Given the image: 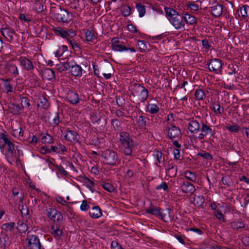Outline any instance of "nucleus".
Listing matches in <instances>:
<instances>
[{
	"label": "nucleus",
	"mask_w": 249,
	"mask_h": 249,
	"mask_svg": "<svg viewBox=\"0 0 249 249\" xmlns=\"http://www.w3.org/2000/svg\"><path fill=\"white\" fill-rule=\"evenodd\" d=\"M119 140L122 152L125 155L132 156L137 144L129 133L126 131L120 132Z\"/></svg>",
	"instance_id": "obj_1"
},
{
	"label": "nucleus",
	"mask_w": 249,
	"mask_h": 249,
	"mask_svg": "<svg viewBox=\"0 0 249 249\" xmlns=\"http://www.w3.org/2000/svg\"><path fill=\"white\" fill-rule=\"evenodd\" d=\"M148 93V89L140 84L135 83L132 86L131 94L133 97V102L137 105L146 100Z\"/></svg>",
	"instance_id": "obj_2"
},
{
	"label": "nucleus",
	"mask_w": 249,
	"mask_h": 249,
	"mask_svg": "<svg viewBox=\"0 0 249 249\" xmlns=\"http://www.w3.org/2000/svg\"><path fill=\"white\" fill-rule=\"evenodd\" d=\"M102 157L105 164L116 166L120 163L119 154L111 149H107L102 152Z\"/></svg>",
	"instance_id": "obj_3"
},
{
	"label": "nucleus",
	"mask_w": 249,
	"mask_h": 249,
	"mask_svg": "<svg viewBox=\"0 0 249 249\" xmlns=\"http://www.w3.org/2000/svg\"><path fill=\"white\" fill-rule=\"evenodd\" d=\"M54 18L57 21L63 23H68L73 19L72 13L60 6L54 13Z\"/></svg>",
	"instance_id": "obj_4"
},
{
	"label": "nucleus",
	"mask_w": 249,
	"mask_h": 249,
	"mask_svg": "<svg viewBox=\"0 0 249 249\" xmlns=\"http://www.w3.org/2000/svg\"><path fill=\"white\" fill-rule=\"evenodd\" d=\"M174 183L184 193L193 194L196 191L194 185L183 178H177Z\"/></svg>",
	"instance_id": "obj_5"
},
{
	"label": "nucleus",
	"mask_w": 249,
	"mask_h": 249,
	"mask_svg": "<svg viewBox=\"0 0 249 249\" xmlns=\"http://www.w3.org/2000/svg\"><path fill=\"white\" fill-rule=\"evenodd\" d=\"M199 131L201 133L198 134L197 138L200 141L208 137L210 138L213 137L215 134V129H213L211 126L203 121L201 122V127Z\"/></svg>",
	"instance_id": "obj_6"
},
{
	"label": "nucleus",
	"mask_w": 249,
	"mask_h": 249,
	"mask_svg": "<svg viewBox=\"0 0 249 249\" xmlns=\"http://www.w3.org/2000/svg\"><path fill=\"white\" fill-rule=\"evenodd\" d=\"M1 153L5 156L7 161L10 163L15 161V160L17 159L15 146L12 141L8 143L7 147H5V149H3V152H1Z\"/></svg>",
	"instance_id": "obj_7"
},
{
	"label": "nucleus",
	"mask_w": 249,
	"mask_h": 249,
	"mask_svg": "<svg viewBox=\"0 0 249 249\" xmlns=\"http://www.w3.org/2000/svg\"><path fill=\"white\" fill-rule=\"evenodd\" d=\"M209 71L214 74H221L222 70V62L217 58L212 59L207 63Z\"/></svg>",
	"instance_id": "obj_8"
},
{
	"label": "nucleus",
	"mask_w": 249,
	"mask_h": 249,
	"mask_svg": "<svg viewBox=\"0 0 249 249\" xmlns=\"http://www.w3.org/2000/svg\"><path fill=\"white\" fill-rule=\"evenodd\" d=\"M165 131L170 139H179L181 136L180 129L178 127L173 125L171 124H168Z\"/></svg>",
	"instance_id": "obj_9"
},
{
	"label": "nucleus",
	"mask_w": 249,
	"mask_h": 249,
	"mask_svg": "<svg viewBox=\"0 0 249 249\" xmlns=\"http://www.w3.org/2000/svg\"><path fill=\"white\" fill-rule=\"evenodd\" d=\"M48 217L54 223H60L63 220L61 213L55 208H49L46 210Z\"/></svg>",
	"instance_id": "obj_10"
},
{
	"label": "nucleus",
	"mask_w": 249,
	"mask_h": 249,
	"mask_svg": "<svg viewBox=\"0 0 249 249\" xmlns=\"http://www.w3.org/2000/svg\"><path fill=\"white\" fill-rule=\"evenodd\" d=\"M0 31L3 36L9 42H12L14 39V36L16 35L15 30L8 25L2 27Z\"/></svg>",
	"instance_id": "obj_11"
},
{
	"label": "nucleus",
	"mask_w": 249,
	"mask_h": 249,
	"mask_svg": "<svg viewBox=\"0 0 249 249\" xmlns=\"http://www.w3.org/2000/svg\"><path fill=\"white\" fill-rule=\"evenodd\" d=\"M162 210L160 207L154 205H151L148 209L145 210L146 213L154 215L164 221H166L165 215L162 213Z\"/></svg>",
	"instance_id": "obj_12"
},
{
	"label": "nucleus",
	"mask_w": 249,
	"mask_h": 249,
	"mask_svg": "<svg viewBox=\"0 0 249 249\" xmlns=\"http://www.w3.org/2000/svg\"><path fill=\"white\" fill-rule=\"evenodd\" d=\"M66 98L72 105L78 104L81 100L77 91L69 90L66 94Z\"/></svg>",
	"instance_id": "obj_13"
},
{
	"label": "nucleus",
	"mask_w": 249,
	"mask_h": 249,
	"mask_svg": "<svg viewBox=\"0 0 249 249\" xmlns=\"http://www.w3.org/2000/svg\"><path fill=\"white\" fill-rule=\"evenodd\" d=\"M70 72L75 77H78L82 75L83 69L81 67L77 64L73 60H70Z\"/></svg>",
	"instance_id": "obj_14"
},
{
	"label": "nucleus",
	"mask_w": 249,
	"mask_h": 249,
	"mask_svg": "<svg viewBox=\"0 0 249 249\" xmlns=\"http://www.w3.org/2000/svg\"><path fill=\"white\" fill-rule=\"evenodd\" d=\"M27 240H28L27 246L30 249H41V244L39 239L36 235L28 236Z\"/></svg>",
	"instance_id": "obj_15"
},
{
	"label": "nucleus",
	"mask_w": 249,
	"mask_h": 249,
	"mask_svg": "<svg viewBox=\"0 0 249 249\" xmlns=\"http://www.w3.org/2000/svg\"><path fill=\"white\" fill-rule=\"evenodd\" d=\"M18 60L20 66L25 70L30 71L35 69L32 61L26 57H20Z\"/></svg>",
	"instance_id": "obj_16"
},
{
	"label": "nucleus",
	"mask_w": 249,
	"mask_h": 249,
	"mask_svg": "<svg viewBox=\"0 0 249 249\" xmlns=\"http://www.w3.org/2000/svg\"><path fill=\"white\" fill-rule=\"evenodd\" d=\"M177 30L181 29L184 28L185 23L183 21V16L178 14L176 17L173 18L170 22Z\"/></svg>",
	"instance_id": "obj_17"
},
{
	"label": "nucleus",
	"mask_w": 249,
	"mask_h": 249,
	"mask_svg": "<svg viewBox=\"0 0 249 249\" xmlns=\"http://www.w3.org/2000/svg\"><path fill=\"white\" fill-rule=\"evenodd\" d=\"M187 127L191 133L197 134L200 129L201 125L198 121L193 118L189 121Z\"/></svg>",
	"instance_id": "obj_18"
},
{
	"label": "nucleus",
	"mask_w": 249,
	"mask_h": 249,
	"mask_svg": "<svg viewBox=\"0 0 249 249\" xmlns=\"http://www.w3.org/2000/svg\"><path fill=\"white\" fill-rule=\"evenodd\" d=\"M64 138L68 142L75 143L79 142V136L76 131L69 130L66 131Z\"/></svg>",
	"instance_id": "obj_19"
},
{
	"label": "nucleus",
	"mask_w": 249,
	"mask_h": 249,
	"mask_svg": "<svg viewBox=\"0 0 249 249\" xmlns=\"http://www.w3.org/2000/svg\"><path fill=\"white\" fill-rule=\"evenodd\" d=\"M12 142L11 138L6 132L0 133V149L1 152H3L5 147Z\"/></svg>",
	"instance_id": "obj_20"
},
{
	"label": "nucleus",
	"mask_w": 249,
	"mask_h": 249,
	"mask_svg": "<svg viewBox=\"0 0 249 249\" xmlns=\"http://www.w3.org/2000/svg\"><path fill=\"white\" fill-rule=\"evenodd\" d=\"M211 8L212 14L214 17H219L222 15L223 6L221 4L214 2L212 3Z\"/></svg>",
	"instance_id": "obj_21"
},
{
	"label": "nucleus",
	"mask_w": 249,
	"mask_h": 249,
	"mask_svg": "<svg viewBox=\"0 0 249 249\" xmlns=\"http://www.w3.org/2000/svg\"><path fill=\"white\" fill-rule=\"evenodd\" d=\"M10 244L9 236L5 233H0V249H6Z\"/></svg>",
	"instance_id": "obj_22"
},
{
	"label": "nucleus",
	"mask_w": 249,
	"mask_h": 249,
	"mask_svg": "<svg viewBox=\"0 0 249 249\" xmlns=\"http://www.w3.org/2000/svg\"><path fill=\"white\" fill-rule=\"evenodd\" d=\"M62 227L59 224H55L52 226L51 233L53 237L56 239H59L62 236L63 231H62Z\"/></svg>",
	"instance_id": "obj_23"
},
{
	"label": "nucleus",
	"mask_w": 249,
	"mask_h": 249,
	"mask_svg": "<svg viewBox=\"0 0 249 249\" xmlns=\"http://www.w3.org/2000/svg\"><path fill=\"white\" fill-rule=\"evenodd\" d=\"M112 49L115 51L122 52L124 51L129 50L131 53L136 52V50L134 47H130L129 44L125 45L124 44V42L114 45V46H113Z\"/></svg>",
	"instance_id": "obj_24"
},
{
	"label": "nucleus",
	"mask_w": 249,
	"mask_h": 249,
	"mask_svg": "<svg viewBox=\"0 0 249 249\" xmlns=\"http://www.w3.org/2000/svg\"><path fill=\"white\" fill-rule=\"evenodd\" d=\"M112 70V65L110 63H107L101 68L100 71L106 79H109L111 78L112 74L108 72Z\"/></svg>",
	"instance_id": "obj_25"
},
{
	"label": "nucleus",
	"mask_w": 249,
	"mask_h": 249,
	"mask_svg": "<svg viewBox=\"0 0 249 249\" xmlns=\"http://www.w3.org/2000/svg\"><path fill=\"white\" fill-rule=\"evenodd\" d=\"M42 76L48 80H51L55 77V71L51 68H45L42 71Z\"/></svg>",
	"instance_id": "obj_26"
},
{
	"label": "nucleus",
	"mask_w": 249,
	"mask_h": 249,
	"mask_svg": "<svg viewBox=\"0 0 249 249\" xmlns=\"http://www.w3.org/2000/svg\"><path fill=\"white\" fill-rule=\"evenodd\" d=\"M164 11L165 13V16L169 22L173 19V18L176 17V16H177L178 14L176 10L171 7H165Z\"/></svg>",
	"instance_id": "obj_27"
},
{
	"label": "nucleus",
	"mask_w": 249,
	"mask_h": 249,
	"mask_svg": "<svg viewBox=\"0 0 249 249\" xmlns=\"http://www.w3.org/2000/svg\"><path fill=\"white\" fill-rule=\"evenodd\" d=\"M164 11L165 13V16L169 22L173 19V18L176 17V16H177L178 14L176 10L171 7H165Z\"/></svg>",
	"instance_id": "obj_28"
},
{
	"label": "nucleus",
	"mask_w": 249,
	"mask_h": 249,
	"mask_svg": "<svg viewBox=\"0 0 249 249\" xmlns=\"http://www.w3.org/2000/svg\"><path fill=\"white\" fill-rule=\"evenodd\" d=\"M89 214L92 218H98L102 215V210L99 206H94L89 212Z\"/></svg>",
	"instance_id": "obj_29"
},
{
	"label": "nucleus",
	"mask_w": 249,
	"mask_h": 249,
	"mask_svg": "<svg viewBox=\"0 0 249 249\" xmlns=\"http://www.w3.org/2000/svg\"><path fill=\"white\" fill-rule=\"evenodd\" d=\"M37 106L47 109L50 107V104L45 97L44 96H40L37 100Z\"/></svg>",
	"instance_id": "obj_30"
},
{
	"label": "nucleus",
	"mask_w": 249,
	"mask_h": 249,
	"mask_svg": "<svg viewBox=\"0 0 249 249\" xmlns=\"http://www.w3.org/2000/svg\"><path fill=\"white\" fill-rule=\"evenodd\" d=\"M122 120H119L116 118L112 119L111 121V124L113 127L114 130L116 131L120 132H124L123 131V127L122 126Z\"/></svg>",
	"instance_id": "obj_31"
},
{
	"label": "nucleus",
	"mask_w": 249,
	"mask_h": 249,
	"mask_svg": "<svg viewBox=\"0 0 249 249\" xmlns=\"http://www.w3.org/2000/svg\"><path fill=\"white\" fill-rule=\"evenodd\" d=\"M159 110V107L154 104L148 103L145 107V111L152 114H156Z\"/></svg>",
	"instance_id": "obj_32"
},
{
	"label": "nucleus",
	"mask_w": 249,
	"mask_h": 249,
	"mask_svg": "<svg viewBox=\"0 0 249 249\" xmlns=\"http://www.w3.org/2000/svg\"><path fill=\"white\" fill-rule=\"evenodd\" d=\"M7 71L14 77L19 74L18 67L13 63H9L7 66Z\"/></svg>",
	"instance_id": "obj_33"
},
{
	"label": "nucleus",
	"mask_w": 249,
	"mask_h": 249,
	"mask_svg": "<svg viewBox=\"0 0 249 249\" xmlns=\"http://www.w3.org/2000/svg\"><path fill=\"white\" fill-rule=\"evenodd\" d=\"M9 111L13 115H19L22 112V107L18 105L11 104L9 106Z\"/></svg>",
	"instance_id": "obj_34"
},
{
	"label": "nucleus",
	"mask_w": 249,
	"mask_h": 249,
	"mask_svg": "<svg viewBox=\"0 0 249 249\" xmlns=\"http://www.w3.org/2000/svg\"><path fill=\"white\" fill-rule=\"evenodd\" d=\"M20 107H22V110L24 109H29L31 106L30 99L25 96H22L20 97Z\"/></svg>",
	"instance_id": "obj_35"
},
{
	"label": "nucleus",
	"mask_w": 249,
	"mask_h": 249,
	"mask_svg": "<svg viewBox=\"0 0 249 249\" xmlns=\"http://www.w3.org/2000/svg\"><path fill=\"white\" fill-rule=\"evenodd\" d=\"M204 202L205 199L203 196L194 195L193 197V203L195 206L198 207H202Z\"/></svg>",
	"instance_id": "obj_36"
},
{
	"label": "nucleus",
	"mask_w": 249,
	"mask_h": 249,
	"mask_svg": "<svg viewBox=\"0 0 249 249\" xmlns=\"http://www.w3.org/2000/svg\"><path fill=\"white\" fill-rule=\"evenodd\" d=\"M230 227L234 230H238L245 227V224L242 221H232L229 224Z\"/></svg>",
	"instance_id": "obj_37"
},
{
	"label": "nucleus",
	"mask_w": 249,
	"mask_h": 249,
	"mask_svg": "<svg viewBox=\"0 0 249 249\" xmlns=\"http://www.w3.org/2000/svg\"><path fill=\"white\" fill-rule=\"evenodd\" d=\"M120 10L122 15L124 17L129 16L131 14L132 11V9L130 6L127 5H123L122 6Z\"/></svg>",
	"instance_id": "obj_38"
},
{
	"label": "nucleus",
	"mask_w": 249,
	"mask_h": 249,
	"mask_svg": "<svg viewBox=\"0 0 249 249\" xmlns=\"http://www.w3.org/2000/svg\"><path fill=\"white\" fill-rule=\"evenodd\" d=\"M85 37L87 41L91 42H93V41L96 39L93 30H87L85 32Z\"/></svg>",
	"instance_id": "obj_39"
},
{
	"label": "nucleus",
	"mask_w": 249,
	"mask_h": 249,
	"mask_svg": "<svg viewBox=\"0 0 249 249\" xmlns=\"http://www.w3.org/2000/svg\"><path fill=\"white\" fill-rule=\"evenodd\" d=\"M56 69L60 71H63L70 69V59H68L67 61L64 62L56 66Z\"/></svg>",
	"instance_id": "obj_40"
},
{
	"label": "nucleus",
	"mask_w": 249,
	"mask_h": 249,
	"mask_svg": "<svg viewBox=\"0 0 249 249\" xmlns=\"http://www.w3.org/2000/svg\"><path fill=\"white\" fill-rule=\"evenodd\" d=\"M184 177L186 179L193 182H196L197 179L196 173L189 171H186L184 172Z\"/></svg>",
	"instance_id": "obj_41"
},
{
	"label": "nucleus",
	"mask_w": 249,
	"mask_h": 249,
	"mask_svg": "<svg viewBox=\"0 0 249 249\" xmlns=\"http://www.w3.org/2000/svg\"><path fill=\"white\" fill-rule=\"evenodd\" d=\"M136 8L139 12V16L140 18L143 17L146 13L145 6L142 4V3H137L136 4Z\"/></svg>",
	"instance_id": "obj_42"
},
{
	"label": "nucleus",
	"mask_w": 249,
	"mask_h": 249,
	"mask_svg": "<svg viewBox=\"0 0 249 249\" xmlns=\"http://www.w3.org/2000/svg\"><path fill=\"white\" fill-rule=\"evenodd\" d=\"M17 229L20 233H25L28 230V226L27 224L23 221H19L17 223Z\"/></svg>",
	"instance_id": "obj_43"
},
{
	"label": "nucleus",
	"mask_w": 249,
	"mask_h": 249,
	"mask_svg": "<svg viewBox=\"0 0 249 249\" xmlns=\"http://www.w3.org/2000/svg\"><path fill=\"white\" fill-rule=\"evenodd\" d=\"M68 51V47L66 45L59 46L58 49L54 53L55 56L57 57L61 56L66 51Z\"/></svg>",
	"instance_id": "obj_44"
},
{
	"label": "nucleus",
	"mask_w": 249,
	"mask_h": 249,
	"mask_svg": "<svg viewBox=\"0 0 249 249\" xmlns=\"http://www.w3.org/2000/svg\"><path fill=\"white\" fill-rule=\"evenodd\" d=\"M148 120V119L146 117L142 115L140 116L138 120L139 126L142 128H145Z\"/></svg>",
	"instance_id": "obj_45"
},
{
	"label": "nucleus",
	"mask_w": 249,
	"mask_h": 249,
	"mask_svg": "<svg viewBox=\"0 0 249 249\" xmlns=\"http://www.w3.org/2000/svg\"><path fill=\"white\" fill-rule=\"evenodd\" d=\"M15 226V224L14 222H10L2 224L1 229L6 232H10L14 229Z\"/></svg>",
	"instance_id": "obj_46"
},
{
	"label": "nucleus",
	"mask_w": 249,
	"mask_h": 249,
	"mask_svg": "<svg viewBox=\"0 0 249 249\" xmlns=\"http://www.w3.org/2000/svg\"><path fill=\"white\" fill-rule=\"evenodd\" d=\"M183 18L187 24H193L196 22L195 17L188 13H185L184 16H183Z\"/></svg>",
	"instance_id": "obj_47"
},
{
	"label": "nucleus",
	"mask_w": 249,
	"mask_h": 249,
	"mask_svg": "<svg viewBox=\"0 0 249 249\" xmlns=\"http://www.w3.org/2000/svg\"><path fill=\"white\" fill-rule=\"evenodd\" d=\"M2 81L4 89L6 92H12L13 87L11 84V80L9 79H2Z\"/></svg>",
	"instance_id": "obj_48"
},
{
	"label": "nucleus",
	"mask_w": 249,
	"mask_h": 249,
	"mask_svg": "<svg viewBox=\"0 0 249 249\" xmlns=\"http://www.w3.org/2000/svg\"><path fill=\"white\" fill-rule=\"evenodd\" d=\"M53 31L55 35L60 36L62 38H65V30L61 27H54Z\"/></svg>",
	"instance_id": "obj_49"
},
{
	"label": "nucleus",
	"mask_w": 249,
	"mask_h": 249,
	"mask_svg": "<svg viewBox=\"0 0 249 249\" xmlns=\"http://www.w3.org/2000/svg\"><path fill=\"white\" fill-rule=\"evenodd\" d=\"M228 68L230 71L228 72L229 75H232L233 74L238 73L239 71V68L238 65L233 64H230L229 65Z\"/></svg>",
	"instance_id": "obj_50"
},
{
	"label": "nucleus",
	"mask_w": 249,
	"mask_h": 249,
	"mask_svg": "<svg viewBox=\"0 0 249 249\" xmlns=\"http://www.w3.org/2000/svg\"><path fill=\"white\" fill-rule=\"evenodd\" d=\"M137 45L139 47V49L140 52L145 53L146 52L147 46L144 40H137Z\"/></svg>",
	"instance_id": "obj_51"
},
{
	"label": "nucleus",
	"mask_w": 249,
	"mask_h": 249,
	"mask_svg": "<svg viewBox=\"0 0 249 249\" xmlns=\"http://www.w3.org/2000/svg\"><path fill=\"white\" fill-rule=\"evenodd\" d=\"M153 156L156 159L159 163H163L164 161V157L163 154L160 151H157L153 154Z\"/></svg>",
	"instance_id": "obj_52"
},
{
	"label": "nucleus",
	"mask_w": 249,
	"mask_h": 249,
	"mask_svg": "<svg viewBox=\"0 0 249 249\" xmlns=\"http://www.w3.org/2000/svg\"><path fill=\"white\" fill-rule=\"evenodd\" d=\"M226 128L230 132L234 133H237L242 130L241 127L237 124H234L231 125H227L226 126Z\"/></svg>",
	"instance_id": "obj_53"
},
{
	"label": "nucleus",
	"mask_w": 249,
	"mask_h": 249,
	"mask_svg": "<svg viewBox=\"0 0 249 249\" xmlns=\"http://www.w3.org/2000/svg\"><path fill=\"white\" fill-rule=\"evenodd\" d=\"M75 31L72 29H69L65 30V38L68 41V39H73V37L76 36Z\"/></svg>",
	"instance_id": "obj_54"
},
{
	"label": "nucleus",
	"mask_w": 249,
	"mask_h": 249,
	"mask_svg": "<svg viewBox=\"0 0 249 249\" xmlns=\"http://www.w3.org/2000/svg\"><path fill=\"white\" fill-rule=\"evenodd\" d=\"M249 12V6L244 5L240 8V12L243 18H246L248 17V12Z\"/></svg>",
	"instance_id": "obj_55"
},
{
	"label": "nucleus",
	"mask_w": 249,
	"mask_h": 249,
	"mask_svg": "<svg viewBox=\"0 0 249 249\" xmlns=\"http://www.w3.org/2000/svg\"><path fill=\"white\" fill-rule=\"evenodd\" d=\"M53 137L48 133H45V135L41 138L40 141L42 143H51L53 142Z\"/></svg>",
	"instance_id": "obj_56"
},
{
	"label": "nucleus",
	"mask_w": 249,
	"mask_h": 249,
	"mask_svg": "<svg viewBox=\"0 0 249 249\" xmlns=\"http://www.w3.org/2000/svg\"><path fill=\"white\" fill-rule=\"evenodd\" d=\"M68 42L71 46L74 51H78L80 50L79 44L74 39H68Z\"/></svg>",
	"instance_id": "obj_57"
},
{
	"label": "nucleus",
	"mask_w": 249,
	"mask_h": 249,
	"mask_svg": "<svg viewBox=\"0 0 249 249\" xmlns=\"http://www.w3.org/2000/svg\"><path fill=\"white\" fill-rule=\"evenodd\" d=\"M104 189L110 193H112L115 191V187L109 182H105L102 185Z\"/></svg>",
	"instance_id": "obj_58"
},
{
	"label": "nucleus",
	"mask_w": 249,
	"mask_h": 249,
	"mask_svg": "<svg viewBox=\"0 0 249 249\" xmlns=\"http://www.w3.org/2000/svg\"><path fill=\"white\" fill-rule=\"evenodd\" d=\"M195 96L197 100H203L205 96V92L202 89H197L195 93Z\"/></svg>",
	"instance_id": "obj_59"
},
{
	"label": "nucleus",
	"mask_w": 249,
	"mask_h": 249,
	"mask_svg": "<svg viewBox=\"0 0 249 249\" xmlns=\"http://www.w3.org/2000/svg\"><path fill=\"white\" fill-rule=\"evenodd\" d=\"M19 210L20 211L22 216H26L29 214V210L26 205H19Z\"/></svg>",
	"instance_id": "obj_60"
},
{
	"label": "nucleus",
	"mask_w": 249,
	"mask_h": 249,
	"mask_svg": "<svg viewBox=\"0 0 249 249\" xmlns=\"http://www.w3.org/2000/svg\"><path fill=\"white\" fill-rule=\"evenodd\" d=\"M178 172L177 167H175L173 168H171L166 170V174L170 177L173 178L176 176Z\"/></svg>",
	"instance_id": "obj_61"
},
{
	"label": "nucleus",
	"mask_w": 249,
	"mask_h": 249,
	"mask_svg": "<svg viewBox=\"0 0 249 249\" xmlns=\"http://www.w3.org/2000/svg\"><path fill=\"white\" fill-rule=\"evenodd\" d=\"M214 216L219 220L224 222H226L227 220L224 217V215L222 213L220 210H217L214 214Z\"/></svg>",
	"instance_id": "obj_62"
},
{
	"label": "nucleus",
	"mask_w": 249,
	"mask_h": 249,
	"mask_svg": "<svg viewBox=\"0 0 249 249\" xmlns=\"http://www.w3.org/2000/svg\"><path fill=\"white\" fill-rule=\"evenodd\" d=\"M216 107L213 106V107H210V109L214 110L215 113L219 114H221L224 111L223 108L221 107L219 104H217L216 105Z\"/></svg>",
	"instance_id": "obj_63"
},
{
	"label": "nucleus",
	"mask_w": 249,
	"mask_h": 249,
	"mask_svg": "<svg viewBox=\"0 0 249 249\" xmlns=\"http://www.w3.org/2000/svg\"><path fill=\"white\" fill-rule=\"evenodd\" d=\"M84 178L87 183V187L93 193L94 190L92 188V187L94 185V182L87 177H85Z\"/></svg>",
	"instance_id": "obj_64"
}]
</instances>
